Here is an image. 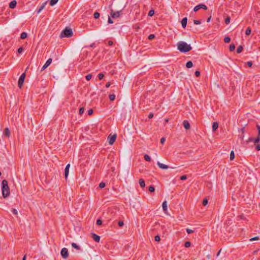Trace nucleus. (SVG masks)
Returning a JSON list of instances; mask_svg holds the SVG:
<instances>
[{
  "instance_id": "f257e3e1",
  "label": "nucleus",
  "mask_w": 260,
  "mask_h": 260,
  "mask_svg": "<svg viewBox=\"0 0 260 260\" xmlns=\"http://www.w3.org/2000/svg\"><path fill=\"white\" fill-rule=\"evenodd\" d=\"M177 48L180 52L183 53L187 52L192 49L190 45L183 41H180L177 43Z\"/></svg>"
},
{
  "instance_id": "f03ea898",
  "label": "nucleus",
  "mask_w": 260,
  "mask_h": 260,
  "mask_svg": "<svg viewBox=\"0 0 260 260\" xmlns=\"http://www.w3.org/2000/svg\"><path fill=\"white\" fill-rule=\"evenodd\" d=\"M2 190L3 197L6 198L10 194V188L8 186V181L6 180H3L2 183Z\"/></svg>"
},
{
  "instance_id": "7ed1b4c3",
  "label": "nucleus",
  "mask_w": 260,
  "mask_h": 260,
  "mask_svg": "<svg viewBox=\"0 0 260 260\" xmlns=\"http://www.w3.org/2000/svg\"><path fill=\"white\" fill-rule=\"evenodd\" d=\"M73 35V32L71 28L66 27L60 34L61 38H70Z\"/></svg>"
},
{
  "instance_id": "20e7f679",
  "label": "nucleus",
  "mask_w": 260,
  "mask_h": 260,
  "mask_svg": "<svg viewBox=\"0 0 260 260\" xmlns=\"http://www.w3.org/2000/svg\"><path fill=\"white\" fill-rule=\"evenodd\" d=\"M122 13L121 11L114 12L113 10H111L110 16L113 18H118L120 17Z\"/></svg>"
},
{
  "instance_id": "39448f33",
  "label": "nucleus",
  "mask_w": 260,
  "mask_h": 260,
  "mask_svg": "<svg viewBox=\"0 0 260 260\" xmlns=\"http://www.w3.org/2000/svg\"><path fill=\"white\" fill-rule=\"evenodd\" d=\"M25 73H23L21 74L20 77L19 78L18 82V86L19 88H21L22 85L23 84L24 79L25 78Z\"/></svg>"
},
{
  "instance_id": "423d86ee",
  "label": "nucleus",
  "mask_w": 260,
  "mask_h": 260,
  "mask_svg": "<svg viewBox=\"0 0 260 260\" xmlns=\"http://www.w3.org/2000/svg\"><path fill=\"white\" fill-rule=\"evenodd\" d=\"M60 254L61 256L64 258L67 259L69 257V252L68 250L66 248H63L60 251Z\"/></svg>"
},
{
  "instance_id": "0eeeda50",
  "label": "nucleus",
  "mask_w": 260,
  "mask_h": 260,
  "mask_svg": "<svg viewBox=\"0 0 260 260\" xmlns=\"http://www.w3.org/2000/svg\"><path fill=\"white\" fill-rule=\"evenodd\" d=\"M116 135L114 134L113 135H110L108 136V142L110 145H112L115 141L116 139Z\"/></svg>"
},
{
  "instance_id": "6e6552de",
  "label": "nucleus",
  "mask_w": 260,
  "mask_h": 260,
  "mask_svg": "<svg viewBox=\"0 0 260 260\" xmlns=\"http://www.w3.org/2000/svg\"><path fill=\"white\" fill-rule=\"evenodd\" d=\"M200 9H203L204 10H206L207 9V7L205 5H204V4H200V5H198L196 6L194 8L193 11L194 12H197Z\"/></svg>"
},
{
  "instance_id": "1a4fd4ad",
  "label": "nucleus",
  "mask_w": 260,
  "mask_h": 260,
  "mask_svg": "<svg viewBox=\"0 0 260 260\" xmlns=\"http://www.w3.org/2000/svg\"><path fill=\"white\" fill-rule=\"evenodd\" d=\"M157 165L159 167V168L162 169H167L169 168H170L171 169L175 168L174 167H169L168 165L163 164L160 162L159 161H157Z\"/></svg>"
},
{
  "instance_id": "9d476101",
  "label": "nucleus",
  "mask_w": 260,
  "mask_h": 260,
  "mask_svg": "<svg viewBox=\"0 0 260 260\" xmlns=\"http://www.w3.org/2000/svg\"><path fill=\"white\" fill-rule=\"evenodd\" d=\"M52 61V59L51 58H49L42 68L41 71H43L46 69L51 63Z\"/></svg>"
},
{
  "instance_id": "9b49d317",
  "label": "nucleus",
  "mask_w": 260,
  "mask_h": 260,
  "mask_svg": "<svg viewBox=\"0 0 260 260\" xmlns=\"http://www.w3.org/2000/svg\"><path fill=\"white\" fill-rule=\"evenodd\" d=\"M91 237L92 238V239L96 242H100V237L94 234V233H92L91 234Z\"/></svg>"
},
{
  "instance_id": "f8f14e48",
  "label": "nucleus",
  "mask_w": 260,
  "mask_h": 260,
  "mask_svg": "<svg viewBox=\"0 0 260 260\" xmlns=\"http://www.w3.org/2000/svg\"><path fill=\"white\" fill-rule=\"evenodd\" d=\"M70 167V164H68L66 167V168H65V170H64V177L66 178V179L67 178L68 175H69V168Z\"/></svg>"
},
{
  "instance_id": "ddd939ff",
  "label": "nucleus",
  "mask_w": 260,
  "mask_h": 260,
  "mask_svg": "<svg viewBox=\"0 0 260 260\" xmlns=\"http://www.w3.org/2000/svg\"><path fill=\"white\" fill-rule=\"evenodd\" d=\"M183 125L186 129H188L190 128V124L187 120H184L183 121Z\"/></svg>"
},
{
  "instance_id": "4468645a",
  "label": "nucleus",
  "mask_w": 260,
  "mask_h": 260,
  "mask_svg": "<svg viewBox=\"0 0 260 260\" xmlns=\"http://www.w3.org/2000/svg\"><path fill=\"white\" fill-rule=\"evenodd\" d=\"M187 22V17H184L182 19L181 21V25L183 28H185L186 27Z\"/></svg>"
},
{
  "instance_id": "2eb2a0df",
  "label": "nucleus",
  "mask_w": 260,
  "mask_h": 260,
  "mask_svg": "<svg viewBox=\"0 0 260 260\" xmlns=\"http://www.w3.org/2000/svg\"><path fill=\"white\" fill-rule=\"evenodd\" d=\"M17 5V2L16 1L14 0L11 1L9 4V8L11 9H14Z\"/></svg>"
},
{
  "instance_id": "dca6fc26",
  "label": "nucleus",
  "mask_w": 260,
  "mask_h": 260,
  "mask_svg": "<svg viewBox=\"0 0 260 260\" xmlns=\"http://www.w3.org/2000/svg\"><path fill=\"white\" fill-rule=\"evenodd\" d=\"M4 134L7 137H9L10 136V131L9 129V128L7 127L5 129V131L4 132Z\"/></svg>"
},
{
  "instance_id": "f3484780",
  "label": "nucleus",
  "mask_w": 260,
  "mask_h": 260,
  "mask_svg": "<svg viewBox=\"0 0 260 260\" xmlns=\"http://www.w3.org/2000/svg\"><path fill=\"white\" fill-rule=\"evenodd\" d=\"M219 124L217 122H214L212 125V131L215 132L218 127Z\"/></svg>"
},
{
  "instance_id": "a211bd4d",
  "label": "nucleus",
  "mask_w": 260,
  "mask_h": 260,
  "mask_svg": "<svg viewBox=\"0 0 260 260\" xmlns=\"http://www.w3.org/2000/svg\"><path fill=\"white\" fill-rule=\"evenodd\" d=\"M139 183L140 186L142 188H144L145 186V183L144 179H140L139 180Z\"/></svg>"
},
{
  "instance_id": "6ab92c4d",
  "label": "nucleus",
  "mask_w": 260,
  "mask_h": 260,
  "mask_svg": "<svg viewBox=\"0 0 260 260\" xmlns=\"http://www.w3.org/2000/svg\"><path fill=\"white\" fill-rule=\"evenodd\" d=\"M162 207L164 211L166 212L167 211V202L166 201L162 203Z\"/></svg>"
},
{
  "instance_id": "aec40b11",
  "label": "nucleus",
  "mask_w": 260,
  "mask_h": 260,
  "mask_svg": "<svg viewBox=\"0 0 260 260\" xmlns=\"http://www.w3.org/2000/svg\"><path fill=\"white\" fill-rule=\"evenodd\" d=\"M46 5V3H43L41 6L40 7L39 9H38V11H37V13L39 14L41 12V11L44 9V8H45V5Z\"/></svg>"
},
{
  "instance_id": "412c9836",
  "label": "nucleus",
  "mask_w": 260,
  "mask_h": 260,
  "mask_svg": "<svg viewBox=\"0 0 260 260\" xmlns=\"http://www.w3.org/2000/svg\"><path fill=\"white\" fill-rule=\"evenodd\" d=\"M71 245L73 247H74V248L76 249L77 250H81V248L79 246H78L77 244H76L75 243H72L71 244Z\"/></svg>"
},
{
  "instance_id": "4be33fe9",
  "label": "nucleus",
  "mask_w": 260,
  "mask_h": 260,
  "mask_svg": "<svg viewBox=\"0 0 260 260\" xmlns=\"http://www.w3.org/2000/svg\"><path fill=\"white\" fill-rule=\"evenodd\" d=\"M193 66L192 62L191 61H188L186 63V67L187 68H190Z\"/></svg>"
},
{
  "instance_id": "5701e85b",
  "label": "nucleus",
  "mask_w": 260,
  "mask_h": 260,
  "mask_svg": "<svg viewBox=\"0 0 260 260\" xmlns=\"http://www.w3.org/2000/svg\"><path fill=\"white\" fill-rule=\"evenodd\" d=\"M27 36V33L25 32H23L20 35V38L21 39H24L26 38Z\"/></svg>"
},
{
  "instance_id": "b1692460",
  "label": "nucleus",
  "mask_w": 260,
  "mask_h": 260,
  "mask_svg": "<svg viewBox=\"0 0 260 260\" xmlns=\"http://www.w3.org/2000/svg\"><path fill=\"white\" fill-rule=\"evenodd\" d=\"M251 29L250 27H248L247 28V29H246L245 34L247 36H249L251 34Z\"/></svg>"
},
{
  "instance_id": "393cba45",
  "label": "nucleus",
  "mask_w": 260,
  "mask_h": 260,
  "mask_svg": "<svg viewBox=\"0 0 260 260\" xmlns=\"http://www.w3.org/2000/svg\"><path fill=\"white\" fill-rule=\"evenodd\" d=\"M144 159L147 161H150L151 158L148 154H145L144 156Z\"/></svg>"
},
{
  "instance_id": "a878e982",
  "label": "nucleus",
  "mask_w": 260,
  "mask_h": 260,
  "mask_svg": "<svg viewBox=\"0 0 260 260\" xmlns=\"http://www.w3.org/2000/svg\"><path fill=\"white\" fill-rule=\"evenodd\" d=\"M58 0H50V5L51 6H53L58 2Z\"/></svg>"
},
{
  "instance_id": "bb28decb",
  "label": "nucleus",
  "mask_w": 260,
  "mask_h": 260,
  "mask_svg": "<svg viewBox=\"0 0 260 260\" xmlns=\"http://www.w3.org/2000/svg\"><path fill=\"white\" fill-rule=\"evenodd\" d=\"M235 49V45L234 44L230 45L229 50L230 51H233Z\"/></svg>"
},
{
  "instance_id": "cd10ccee",
  "label": "nucleus",
  "mask_w": 260,
  "mask_h": 260,
  "mask_svg": "<svg viewBox=\"0 0 260 260\" xmlns=\"http://www.w3.org/2000/svg\"><path fill=\"white\" fill-rule=\"evenodd\" d=\"M242 50H243V47H242V46L240 45V46H238V47L237 48V53H240L242 51Z\"/></svg>"
},
{
  "instance_id": "c85d7f7f",
  "label": "nucleus",
  "mask_w": 260,
  "mask_h": 260,
  "mask_svg": "<svg viewBox=\"0 0 260 260\" xmlns=\"http://www.w3.org/2000/svg\"><path fill=\"white\" fill-rule=\"evenodd\" d=\"M234 158H235L234 152V151H232L230 153V160H232L234 159Z\"/></svg>"
},
{
  "instance_id": "c756f323",
  "label": "nucleus",
  "mask_w": 260,
  "mask_h": 260,
  "mask_svg": "<svg viewBox=\"0 0 260 260\" xmlns=\"http://www.w3.org/2000/svg\"><path fill=\"white\" fill-rule=\"evenodd\" d=\"M224 41L225 43H229L231 41V38L229 37H226L224 38Z\"/></svg>"
},
{
  "instance_id": "7c9ffc66",
  "label": "nucleus",
  "mask_w": 260,
  "mask_h": 260,
  "mask_svg": "<svg viewBox=\"0 0 260 260\" xmlns=\"http://www.w3.org/2000/svg\"><path fill=\"white\" fill-rule=\"evenodd\" d=\"M100 16V14L99 12H96L94 13V18L95 19H96L99 18Z\"/></svg>"
},
{
  "instance_id": "2f4dec72",
  "label": "nucleus",
  "mask_w": 260,
  "mask_h": 260,
  "mask_svg": "<svg viewBox=\"0 0 260 260\" xmlns=\"http://www.w3.org/2000/svg\"><path fill=\"white\" fill-rule=\"evenodd\" d=\"M115 95L114 94L109 95V99L111 101H113L115 100Z\"/></svg>"
},
{
  "instance_id": "473e14b6",
  "label": "nucleus",
  "mask_w": 260,
  "mask_h": 260,
  "mask_svg": "<svg viewBox=\"0 0 260 260\" xmlns=\"http://www.w3.org/2000/svg\"><path fill=\"white\" fill-rule=\"evenodd\" d=\"M84 112V108L83 107H81L80 108L79 111V114L80 115H82Z\"/></svg>"
},
{
  "instance_id": "72a5a7b5",
  "label": "nucleus",
  "mask_w": 260,
  "mask_h": 260,
  "mask_svg": "<svg viewBox=\"0 0 260 260\" xmlns=\"http://www.w3.org/2000/svg\"><path fill=\"white\" fill-rule=\"evenodd\" d=\"M154 14V11L153 10H151L148 12V16L150 17H152Z\"/></svg>"
},
{
  "instance_id": "f704fd0d",
  "label": "nucleus",
  "mask_w": 260,
  "mask_h": 260,
  "mask_svg": "<svg viewBox=\"0 0 260 260\" xmlns=\"http://www.w3.org/2000/svg\"><path fill=\"white\" fill-rule=\"evenodd\" d=\"M231 18L230 16H228L225 19V23L228 24L230 22Z\"/></svg>"
},
{
  "instance_id": "c9c22d12",
  "label": "nucleus",
  "mask_w": 260,
  "mask_h": 260,
  "mask_svg": "<svg viewBox=\"0 0 260 260\" xmlns=\"http://www.w3.org/2000/svg\"><path fill=\"white\" fill-rule=\"evenodd\" d=\"M254 142L255 143H257L260 141V136L258 135L256 139H254Z\"/></svg>"
},
{
  "instance_id": "e433bc0d",
  "label": "nucleus",
  "mask_w": 260,
  "mask_h": 260,
  "mask_svg": "<svg viewBox=\"0 0 260 260\" xmlns=\"http://www.w3.org/2000/svg\"><path fill=\"white\" fill-rule=\"evenodd\" d=\"M190 245H191V243L189 241L186 242L184 244V246L186 248L190 247Z\"/></svg>"
},
{
  "instance_id": "4c0bfd02",
  "label": "nucleus",
  "mask_w": 260,
  "mask_h": 260,
  "mask_svg": "<svg viewBox=\"0 0 260 260\" xmlns=\"http://www.w3.org/2000/svg\"><path fill=\"white\" fill-rule=\"evenodd\" d=\"M92 78V75L91 74H88L86 76L85 78L87 81L90 80Z\"/></svg>"
},
{
  "instance_id": "58836bf2",
  "label": "nucleus",
  "mask_w": 260,
  "mask_h": 260,
  "mask_svg": "<svg viewBox=\"0 0 260 260\" xmlns=\"http://www.w3.org/2000/svg\"><path fill=\"white\" fill-rule=\"evenodd\" d=\"M104 76V75L102 73L99 74V75H98V78L100 80L103 79Z\"/></svg>"
},
{
  "instance_id": "ea45409f",
  "label": "nucleus",
  "mask_w": 260,
  "mask_h": 260,
  "mask_svg": "<svg viewBox=\"0 0 260 260\" xmlns=\"http://www.w3.org/2000/svg\"><path fill=\"white\" fill-rule=\"evenodd\" d=\"M11 212L13 213V214H14L15 215L18 214V211L16 209H12L11 210Z\"/></svg>"
},
{
  "instance_id": "a19ab883",
  "label": "nucleus",
  "mask_w": 260,
  "mask_h": 260,
  "mask_svg": "<svg viewBox=\"0 0 260 260\" xmlns=\"http://www.w3.org/2000/svg\"><path fill=\"white\" fill-rule=\"evenodd\" d=\"M149 190L150 192H153L155 190V188L153 186H150L149 187Z\"/></svg>"
},
{
  "instance_id": "79ce46f5",
  "label": "nucleus",
  "mask_w": 260,
  "mask_h": 260,
  "mask_svg": "<svg viewBox=\"0 0 260 260\" xmlns=\"http://www.w3.org/2000/svg\"><path fill=\"white\" fill-rule=\"evenodd\" d=\"M110 16H108V22L109 24L113 23V21L111 19Z\"/></svg>"
},
{
  "instance_id": "37998d69",
  "label": "nucleus",
  "mask_w": 260,
  "mask_h": 260,
  "mask_svg": "<svg viewBox=\"0 0 260 260\" xmlns=\"http://www.w3.org/2000/svg\"><path fill=\"white\" fill-rule=\"evenodd\" d=\"M105 186V183L104 182H101L99 184V187L100 188H104Z\"/></svg>"
},
{
  "instance_id": "c03bdc74",
  "label": "nucleus",
  "mask_w": 260,
  "mask_h": 260,
  "mask_svg": "<svg viewBox=\"0 0 260 260\" xmlns=\"http://www.w3.org/2000/svg\"><path fill=\"white\" fill-rule=\"evenodd\" d=\"M154 239L155 241L158 242L160 241V237L158 235H156L154 237Z\"/></svg>"
},
{
  "instance_id": "a18cd8bd",
  "label": "nucleus",
  "mask_w": 260,
  "mask_h": 260,
  "mask_svg": "<svg viewBox=\"0 0 260 260\" xmlns=\"http://www.w3.org/2000/svg\"><path fill=\"white\" fill-rule=\"evenodd\" d=\"M186 231L187 233L188 234H190L193 233V232H194L193 230H192L191 229H187L186 230Z\"/></svg>"
},
{
  "instance_id": "49530a36",
  "label": "nucleus",
  "mask_w": 260,
  "mask_h": 260,
  "mask_svg": "<svg viewBox=\"0 0 260 260\" xmlns=\"http://www.w3.org/2000/svg\"><path fill=\"white\" fill-rule=\"evenodd\" d=\"M102 224V221L100 219H99L96 220V224L99 225H101Z\"/></svg>"
},
{
  "instance_id": "de8ad7c7",
  "label": "nucleus",
  "mask_w": 260,
  "mask_h": 260,
  "mask_svg": "<svg viewBox=\"0 0 260 260\" xmlns=\"http://www.w3.org/2000/svg\"><path fill=\"white\" fill-rule=\"evenodd\" d=\"M207 204H208V200H207V199H205L203 200V205L204 206H206V205H207Z\"/></svg>"
},
{
  "instance_id": "09e8293b",
  "label": "nucleus",
  "mask_w": 260,
  "mask_h": 260,
  "mask_svg": "<svg viewBox=\"0 0 260 260\" xmlns=\"http://www.w3.org/2000/svg\"><path fill=\"white\" fill-rule=\"evenodd\" d=\"M193 22H194V24H196V25H198V24H201V21L200 20H194L193 21Z\"/></svg>"
},
{
  "instance_id": "8fccbe9b",
  "label": "nucleus",
  "mask_w": 260,
  "mask_h": 260,
  "mask_svg": "<svg viewBox=\"0 0 260 260\" xmlns=\"http://www.w3.org/2000/svg\"><path fill=\"white\" fill-rule=\"evenodd\" d=\"M155 38V36L153 34H151L148 36V39L149 40H152Z\"/></svg>"
},
{
  "instance_id": "3c124183",
  "label": "nucleus",
  "mask_w": 260,
  "mask_h": 260,
  "mask_svg": "<svg viewBox=\"0 0 260 260\" xmlns=\"http://www.w3.org/2000/svg\"><path fill=\"white\" fill-rule=\"evenodd\" d=\"M187 179V176L186 175H183L182 176L180 177V180H186Z\"/></svg>"
},
{
  "instance_id": "603ef678",
  "label": "nucleus",
  "mask_w": 260,
  "mask_h": 260,
  "mask_svg": "<svg viewBox=\"0 0 260 260\" xmlns=\"http://www.w3.org/2000/svg\"><path fill=\"white\" fill-rule=\"evenodd\" d=\"M23 51V48L22 47H20L17 50V52L19 53H21V52H22Z\"/></svg>"
},
{
  "instance_id": "864d4df0",
  "label": "nucleus",
  "mask_w": 260,
  "mask_h": 260,
  "mask_svg": "<svg viewBox=\"0 0 260 260\" xmlns=\"http://www.w3.org/2000/svg\"><path fill=\"white\" fill-rule=\"evenodd\" d=\"M124 223H123V222L122 221H119L118 222V225L121 227L123 225Z\"/></svg>"
},
{
  "instance_id": "5fc2aeb1",
  "label": "nucleus",
  "mask_w": 260,
  "mask_h": 260,
  "mask_svg": "<svg viewBox=\"0 0 260 260\" xmlns=\"http://www.w3.org/2000/svg\"><path fill=\"white\" fill-rule=\"evenodd\" d=\"M194 74L197 77H199L200 75V72L199 71H196Z\"/></svg>"
},
{
  "instance_id": "6e6d98bb",
  "label": "nucleus",
  "mask_w": 260,
  "mask_h": 260,
  "mask_svg": "<svg viewBox=\"0 0 260 260\" xmlns=\"http://www.w3.org/2000/svg\"><path fill=\"white\" fill-rule=\"evenodd\" d=\"M93 112V110H92V109H90V110H89L88 111V114L89 115H91V114H92Z\"/></svg>"
},
{
  "instance_id": "4d7b16f0",
  "label": "nucleus",
  "mask_w": 260,
  "mask_h": 260,
  "mask_svg": "<svg viewBox=\"0 0 260 260\" xmlns=\"http://www.w3.org/2000/svg\"><path fill=\"white\" fill-rule=\"evenodd\" d=\"M165 140H166L165 138H164V137L161 138V139H160V143H161L162 144H164V142H165Z\"/></svg>"
},
{
  "instance_id": "13d9d810",
  "label": "nucleus",
  "mask_w": 260,
  "mask_h": 260,
  "mask_svg": "<svg viewBox=\"0 0 260 260\" xmlns=\"http://www.w3.org/2000/svg\"><path fill=\"white\" fill-rule=\"evenodd\" d=\"M247 64L248 67H251L252 66V62L251 61H248Z\"/></svg>"
},
{
  "instance_id": "bf43d9fd",
  "label": "nucleus",
  "mask_w": 260,
  "mask_h": 260,
  "mask_svg": "<svg viewBox=\"0 0 260 260\" xmlns=\"http://www.w3.org/2000/svg\"><path fill=\"white\" fill-rule=\"evenodd\" d=\"M256 127L258 130V135L260 136V126L259 125H256Z\"/></svg>"
},
{
  "instance_id": "052dcab7",
  "label": "nucleus",
  "mask_w": 260,
  "mask_h": 260,
  "mask_svg": "<svg viewBox=\"0 0 260 260\" xmlns=\"http://www.w3.org/2000/svg\"><path fill=\"white\" fill-rule=\"evenodd\" d=\"M258 239V237H255L254 238H252L251 239H250V241H252L253 240H257Z\"/></svg>"
},
{
  "instance_id": "680f3d73",
  "label": "nucleus",
  "mask_w": 260,
  "mask_h": 260,
  "mask_svg": "<svg viewBox=\"0 0 260 260\" xmlns=\"http://www.w3.org/2000/svg\"><path fill=\"white\" fill-rule=\"evenodd\" d=\"M153 117V114L152 113H150L148 115V118L149 119H151L152 118V117Z\"/></svg>"
},
{
  "instance_id": "e2e57ef3",
  "label": "nucleus",
  "mask_w": 260,
  "mask_h": 260,
  "mask_svg": "<svg viewBox=\"0 0 260 260\" xmlns=\"http://www.w3.org/2000/svg\"><path fill=\"white\" fill-rule=\"evenodd\" d=\"M255 149L257 150V151H259L260 150V144H258L257 145L256 147H255Z\"/></svg>"
},
{
  "instance_id": "0e129e2a",
  "label": "nucleus",
  "mask_w": 260,
  "mask_h": 260,
  "mask_svg": "<svg viewBox=\"0 0 260 260\" xmlns=\"http://www.w3.org/2000/svg\"><path fill=\"white\" fill-rule=\"evenodd\" d=\"M110 85H111V83H110V82H107V83H106V88H108V87H110Z\"/></svg>"
},
{
  "instance_id": "69168bd1",
  "label": "nucleus",
  "mask_w": 260,
  "mask_h": 260,
  "mask_svg": "<svg viewBox=\"0 0 260 260\" xmlns=\"http://www.w3.org/2000/svg\"><path fill=\"white\" fill-rule=\"evenodd\" d=\"M108 44L109 46H112L113 44V42L112 41H109Z\"/></svg>"
},
{
  "instance_id": "338daca9",
  "label": "nucleus",
  "mask_w": 260,
  "mask_h": 260,
  "mask_svg": "<svg viewBox=\"0 0 260 260\" xmlns=\"http://www.w3.org/2000/svg\"><path fill=\"white\" fill-rule=\"evenodd\" d=\"M254 139L252 138H249V139H248V142H251V141H253L254 142Z\"/></svg>"
},
{
  "instance_id": "774afa93",
  "label": "nucleus",
  "mask_w": 260,
  "mask_h": 260,
  "mask_svg": "<svg viewBox=\"0 0 260 260\" xmlns=\"http://www.w3.org/2000/svg\"><path fill=\"white\" fill-rule=\"evenodd\" d=\"M241 132H242V133H244V132H245V128H244V127L242 128H241Z\"/></svg>"
}]
</instances>
